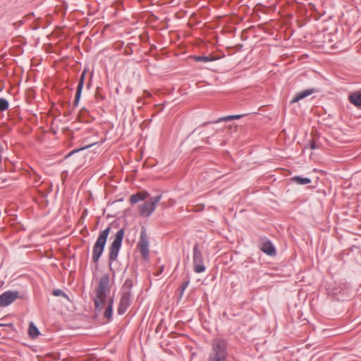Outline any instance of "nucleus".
Instances as JSON below:
<instances>
[{
    "mask_svg": "<svg viewBox=\"0 0 361 361\" xmlns=\"http://www.w3.org/2000/svg\"><path fill=\"white\" fill-rule=\"evenodd\" d=\"M110 278L108 274H102L98 281L96 293H107L110 292Z\"/></svg>",
    "mask_w": 361,
    "mask_h": 361,
    "instance_id": "obj_8",
    "label": "nucleus"
},
{
    "mask_svg": "<svg viewBox=\"0 0 361 361\" xmlns=\"http://www.w3.org/2000/svg\"><path fill=\"white\" fill-rule=\"evenodd\" d=\"M61 295V296H63V297H64V298H67L68 300H70V299H69V298H68V295H66V294Z\"/></svg>",
    "mask_w": 361,
    "mask_h": 361,
    "instance_id": "obj_25",
    "label": "nucleus"
},
{
    "mask_svg": "<svg viewBox=\"0 0 361 361\" xmlns=\"http://www.w3.org/2000/svg\"><path fill=\"white\" fill-rule=\"evenodd\" d=\"M46 257H47V258L50 257V255H49V254L48 253V252H47V251Z\"/></svg>",
    "mask_w": 361,
    "mask_h": 361,
    "instance_id": "obj_27",
    "label": "nucleus"
},
{
    "mask_svg": "<svg viewBox=\"0 0 361 361\" xmlns=\"http://www.w3.org/2000/svg\"><path fill=\"white\" fill-rule=\"evenodd\" d=\"M188 282H186L183 284V288H182V292L184 291L185 287L188 286Z\"/></svg>",
    "mask_w": 361,
    "mask_h": 361,
    "instance_id": "obj_24",
    "label": "nucleus"
},
{
    "mask_svg": "<svg viewBox=\"0 0 361 361\" xmlns=\"http://www.w3.org/2000/svg\"><path fill=\"white\" fill-rule=\"evenodd\" d=\"M46 356H47V357H48L51 356V355L49 353H47Z\"/></svg>",
    "mask_w": 361,
    "mask_h": 361,
    "instance_id": "obj_28",
    "label": "nucleus"
},
{
    "mask_svg": "<svg viewBox=\"0 0 361 361\" xmlns=\"http://www.w3.org/2000/svg\"><path fill=\"white\" fill-rule=\"evenodd\" d=\"M261 250L264 253L269 255H273L276 253V250L274 248V246L272 245V243L269 240H267L262 244V246L261 247Z\"/></svg>",
    "mask_w": 361,
    "mask_h": 361,
    "instance_id": "obj_12",
    "label": "nucleus"
},
{
    "mask_svg": "<svg viewBox=\"0 0 361 361\" xmlns=\"http://www.w3.org/2000/svg\"><path fill=\"white\" fill-rule=\"evenodd\" d=\"M311 148H312V149H314V148H315V145H314V144H312V145H311Z\"/></svg>",
    "mask_w": 361,
    "mask_h": 361,
    "instance_id": "obj_26",
    "label": "nucleus"
},
{
    "mask_svg": "<svg viewBox=\"0 0 361 361\" xmlns=\"http://www.w3.org/2000/svg\"><path fill=\"white\" fill-rule=\"evenodd\" d=\"M130 295H123L118 307V314H123L130 306Z\"/></svg>",
    "mask_w": 361,
    "mask_h": 361,
    "instance_id": "obj_9",
    "label": "nucleus"
},
{
    "mask_svg": "<svg viewBox=\"0 0 361 361\" xmlns=\"http://www.w3.org/2000/svg\"><path fill=\"white\" fill-rule=\"evenodd\" d=\"M61 160H62V159H61V158H60V159H58L56 161H57V162H59V161H61Z\"/></svg>",
    "mask_w": 361,
    "mask_h": 361,
    "instance_id": "obj_29",
    "label": "nucleus"
},
{
    "mask_svg": "<svg viewBox=\"0 0 361 361\" xmlns=\"http://www.w3.org/2000/svg\"><path fill=\"white\" fill-rule=\"evenodd\" d=\"M348 100L355 106L361 109V90L350 94Z\"/></svg>",
    "mask_w": 361,
    "mask_h": 361,
    "instance_id": "obj_10",
    "label": "nucleus"
},
{
    "mask_svg": "<svg viewBox=\"0 0 361 361\" xmlns=\"http://www.w3.org/2000/svg\"><path fill=\"white\" fill-rule=\"evenodd\" d=\"M149 196L147 192H138L130 196V201L131 204H136L139 201L145 200Z\"/></svg>",
    "mask_w": 361,
    "mask_h": 361,
    "instance_id": "obj_13",
    "label": "nucleus"
},
{
    "mask_svg": "<svg viewBox=\"0 0 361 361\" xmlns=\"http://www.w3.org/2000/svg\"><path fill=\"white\" fill-rule=\"evenodd\" d=\"M292 180L299 185H307L311 183V180L308 178H302L300 176H294Z\"/></svg>",
    "mask_w": 361,
    "mask_h": 361,
    "instance_id": "obj_16",
    "label": "nucleus"
},
{
    "mask_svg": "<svg viewBox=\"0 0 361 361\" xmlns=\"http://www.w3.org/2000/svg\"><path fill=\"white\" fill-rule=\"evenodd\" d=\"M192 261L194 271L196 273H202L205 271L203 256L198 243H195L193 247Z\"/></svg>",
    "mask_w": 361,
    "mask_h": 361,
    "instance_id": "obj_6",
    "label": "nucleus"
},
{
    "mask_svg": "<svg viewBox=\"0 0 361 361\" xmlns=\"http://www.w3.org/2000/svg\"><path fill=\"white\" fill-rule=\"evenodd\" d=\"M111 227L108 226L99 235L97 239L92 251V261L97 263L102 255L106 245V239L109 235Z\"/></svg>",
    "mask_w": 361,
    "mask_h": 361,
    "instance_id": "obj_3",
    "label": "nucleus"
},
{
    "mask_svg": "<svg viewBox=\"0 0 361 361\" xmlns=\"http://www.w3.org/2000/svg\"><path fill=\"white\" fill-rule=\"evenodd\" d=\"M132 286V281L131 280H126L124 283V287H130Z\"/></svg>",
    "mask_w": 361,
    "mask_h": 361,
    "instance_id": "obj_22",
    "label": "nucleus"
},
{
    "mask_svg": "<svg viewBox=\"0 0 361 361\" xmlns=\"http://www.w3.org/2000/svg\"><path fill=\"white\" fill-rule=\"evenodd\" d=\"M161 198V195H159L151 198L149 201L140 204L138 206L139 214L142 216H149L155 210L157 204Z\"/></svg>",
    "mask_w": 361,
    "mask_h": 361,
    "instance_id": "obj_4",
    "label": "nucleus"
},
{
    "mask_svg": "<svg viewBox=\"0 0 361 361\" xmlns=\"http://www.w3.org/2000/svg\"><path fill=\"white\" fill-rule=\"evenodd\" d=\"M28 333L32 338H35L39 334L37 328L32 323L29 326Z\"/></svg>",
    "mask_w": 361,
    "mask_h": 361,
    "instance_id": "obj_17",
    "label": "nucleus"
},
{
    "mask_svg": "<svg viewBox=\"0 0 361 361\" xmlns=\"http://www.w3.org/2000/svg\"><path fill=\"white\" fill-rule=\"evenodd\" d=\"M313 92H314L313 89H309V90H306L305 91L300 92L295 96V97L292 99L291 103L298 102L300 100L304 99L305 97L310 95Z\"/></svg>",
    "mask_w": 361,
    "mask_h": 361,
    "instance_id": "obj_14",
    "label": "nucleus"
},
{
    "mask_svg": "<svg viewBox=\"0 0 361 361\" xmlns=\"http://www.w3.org/2000/svg\"><path fill=\"white\" fill-rule=\"evenodd\" d=\"M94 313L96 317L103 315L107 322L112 319L114 296L96 295L94 298Z\"/></svg>",
    "mask_w": 361,
    "mask_h": 361,
    "instance_id": "obj_1",
    "label": "nucleus"
},
{
    "mask_svg": "<svg viewBox=\"0 0 361 361\" xmlns=\"http://www.w3.org/2000/svg\"><path fill=\"white\" fill-rule=\"evenodd\" d=\"M5 293L9 294V293H12L11 292H6Z\"/></svg>",
    "mask_w": 361,
    "mask_h": 361,
    "instance_id": "obj_30",
    "label": "nucleus"
},
{
    "mask_svg": "<svg viewBox=\"0 0 361 361\" xmlns=\"http://www.w3.org/2000/svg\"><path fill=\"white\" fill-rule=\"evenodd\" d=\"M242 116H243L242 115H232V116L221 117L216 121V123H219L221 121H228L238 119V118H240Z\"/></svg>",
    "mask_w": 361,
    "mask_h": 361,
    "instance_id": "obj_18",
    "label": "nucleus"
},
{
    "mask_svg": "<svg viewBox=\"0 0 361 361\" xmlns=\"http://www.w3.org/2000/svg\"><path fill=\"white\" fill-rule=\"evenodd\" d=\"M17 295H0V307H6L17 298Z\"/></svg>",
    "mask_w": 361,
    "mask_h": 361,
    "instance_id": "obj_11",
    "label": "nucleus"
},
{
    "mask_svg": "<svg viewBox=\"0 0 361 361\" xmlns=\"http://www.w3.org/2000/svg\"><path fill=\"white\" fill-rule=\"evenodd\" d=\"M137 247L142 257L144 259H147L149 256V241L145 230L141 231L140 238L138 242Z\"/></svg>",
    "mask_w": 361,
    "mask_h": 361,
    "instance_id": "obj_7",
    "label": "nucleus"
},
{
    "mask_svg": "<svg viewBox=\"0 0 361 361\" xmlns=\"http://www.w3.org/2000/svg\"><path fill=\"white\" fill-rule=\"evenodd\" d=\"M239 316V314H235V313H228L226 312H224L222 314V317L224 319L226 320H233V317Z\"/></svg>",
    "mask_w": 361,
    "mask_h": 361,
    "instance_id": "obj_20",
    "label": "nucleus"
},
{
    "mask_svg": "<svg viewBox=\"0 0 361 361\" xmlns=\"http://www.w3.org/2000/svg\"><path fill=\"white\" fill-rule=\"evenodd\" d=\"M84 80H85V72H83L82 74L81 75V76L80 78L79 82L77 86V91H76L75 99V104H77L79 101V99H80V97L81 94V92H82V90L83 87Z\"/></svg>",
    "mask_w": 361,
    "mask_h": 361,
    "instance_id": "obj_15",
    "label": "nucleus"
},
{
    "mask_svg": "<svg viewBox=\"0 0 361 361\" xmlns=\"http://www.w3.org/2000/svg\"><path fill=\"white\" fill-rule=\"evenodd\" d=\"M8 108V102L4 98H0V111H3Z\"/></svg>",
    "mask_w": 361,
    "mask_h": 361,
    "instance_id": "obj_21",
    "label": "nucleus"
},
{
    "mask_svg": "<svg viewBox=\"0 0 361 361\" xmlns=\"http://www.w3.org/2000/svg\"><path fill=\"white\" fill-rule=\"evenodd\" d=\"M228 343L222 338H216L212 341L211 351L207 361H226L228 357Z\"/></svg>",
    "mask_w": 361,
    "mask_h": 361,
    "instance_id": "obj_2",
    "label": "nucleus"
},
{
    "mask_svg": "<svg viewBox=\"0 0 361 361\" xmlns=\"http://www.w3.org/2000/svg\"><path fill=\"white\" fill-rule=\"evenodd\" d=\"M124 236V229H120L116 234L114 240L109 248V261H115L121 247Z\"/></svg>",
    "mask_w": 361,
    "mask_h": 361,
    "instance_id": "obj_5",
    "label": "nucleus"
},
{
    "mask_svg": "<svg viewBox=\"0 0 361 361\" xmlns=\"http://www.w3.org/2000/svg\"><path fill=\"white\" fill-rule=\"evenodd\" d=\"M52 293L56 294V293H63L60 290H55L53 291Z\"/></svg>",
    "mask_w": 361,
    "mask_h": 361,
    "instance_id": "obj_23",
    "label": "nucleus"
},
{
    "mask_svg": "<svg viewBox=\"0 0 361 361\" xmlns=\"http://www.w3.org/2000/svg\"><path fill=\"white\" fill-rule=\"evenodd\" d=\"M194 59L197 62H209L212 61L214 59L209 56H194Z\"/></svg>",
    "mask_w": 361,
    "mask_h": 361,
    "instance_id": "obj_19",
    "label": "nucleus"
}]
</instances>
